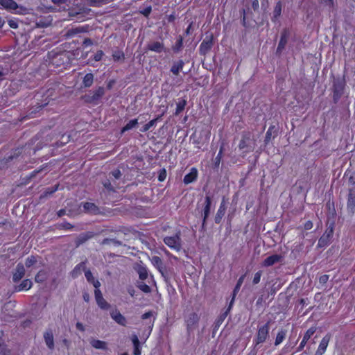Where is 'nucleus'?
Instances as JSON below:
<instances>
[{"label":"nucleus","instance_id":"obj_46","mask_svg":"<svg viewBox=\"0 0 355 355\" xmlns=\"http://www.w3.org/2000/svg\"><path fill=\"white\" fill-rule=\"evenodd\" d=\"M46 272L42 270H40L37 275H35V280L37 282H44L46 279Z\"/></svg>","mask_w":355,"mask_h":355},{"label":"nucleus","instance_id":"obj_57","mask_svg":"<svg viewBox=\"0 0 355 355\" xmlns=\"http://www.w3.org/2000/svg\"><path fill=\"white\" fill-rule=\"evenodd\" d=\"M348 183L349 185H352L354 188L355 186V174L354 173H351L349 177L348 178Z\"/></svg>","mask_w":355,"mask_h":355},{"label":"nucleus","instance_id":"obj_63","mask_svg":"<svg viewBox=\"0 0 355 355\" xmlns=\"http://www.w3.org/2000/svg\"><path fill=\"white\" fill-rule=\"evenodd\" d=\"M252 8L254 11H257L259 8V0H252Z\"/></svg>","mask_w":355,"mask_h":355},{"label":"nucleus","instance_id":"obj_26","mask_svg":"<svg viewBox=\"0 0 355 355\" xmlns=\"http://www.w3.org/2000/svg\"><path fill=\"white\" fill-rule=\"evenodd\" d=\"M85 276L87 282L92 284L94 288H99L101 283L97 277H94L89 269L85 271Z\"/></svg>","mask_w":355,"mask_h":355},{"label":"nucleus","instance_id":"obj_52","mask_svg":"<svg viewBox=\"0 0 355 355\" xmlns=\"http://www.w3.org/2000/svg\"><path fill=\"white\" fill-rule=\"evenodd\" d=\"M31 288L32 286V282L29 279H24L17 288Z\"/></svg>","mask_w":355,"mask_h":355},{"label":"nucleus","instance_id":"obj_28","mask_svg":"<svg viewBox=\"0 0 355 355\" xmlns=\"http://www.w3.org/2000/svg\"><path fill=\"white\" fill-rule=\"evenodd\" d=\"M329 340V335L327 334L325 336H324L322 340L320 341V343L317 351L315 352V355H322L327 349Z\"/></svg>","mask_w":355,"mask_h":355},{"label":"nucleus","instance_id":"obj_47","mask_svg":"<svg viewBox=\"0 0 355 355\" xmlns=\"http://www.w3.org/2000/svg\"><path fill=\"white\" fill-rule=\"evenodd\" d=\"M57 227L60 230H70L73 228V225L67 221H64L62 223H58L57 225Z\"/></svg>","mask_w":355,"mask_h":355},{"label":"nucleus","instance_id":"obj_30","mask_svg":"<svg viewBox=\"0 0 355 355\" xmlns=\"http://www.w3.org/2000/svg\"><path fill=\"white\" fill-rule=\"evenodd\" d=\"M147 49L157 53H160L164 50V44L161 42H153L148 44Z\"/></svg>","mask_w":355,"mask_h":355},{"label":"nucleus","instance_id":"obj_21","mask_svg":"<svg viewBox=\"0 0 355 355\" xmlns=\"http://www.w3.org/2000/svg\"><path fill=\"white\" fill-rule=\"evenodd\" d=\"M44 339L47 347L50 350H53L55 348L53 334L51 329H46L44 333Z\"/></svg>","mask_w":355,"mask_h":355},{"label":"nucleus","instance_id":"obj_17","mask_svg":"<svg viewBox=\"0 0 355 355\" xmlns=\"http://www.w3.org/2000/svg\"><path fill=\"white\" fill-rule=\"evenodd\" d=\"M317 328L315 327H310L304 334L302 340L301 341L299 347L297 349L296 352H300L303 349V348L305 347L307 341L311 338V337L314 334Z\"/></svg>","mask_w":355,"mask_h":355},{"label":"nucleus","instance_id":"obj_53","mask_svg":"<svg viewBox=\"0 0 355 355\" xmlns=\"http://www.w3.org/2000/svg\"><path fill=\"white\" fill-rule=\"evenodd\" d=\"M104 55V53L102 50H98L96 51V53L94 55L93 59L96 62L101 61Z\"/></svg>","mask_w":355,"mask_h":355},{"label":"nucleus","instance_id":"obj_25","mask_svg":"<svg viewBox=\"0 0 355 355\" xmlns=\"http://www.w3.org/2000/svg\"><path fill=\"white\" fill-rule=\"evenodd\" d=\"M226 209H227V206H226L225 199L223 198L222 202H220L219 208H218V209L216 214V216L214 217V221L216 224L220 223L223 217L225 216Z\"/></svg>","mask_w":355,"mask_h":355},{"label":"nucleus","instance_id":"obj_9","mask_svg":"<svg viewBox=\"0 0 355 355\" xmlns=\"http://www.w3.org/2000/svg\"><path fill=\"white\" fill-rule=\"evenodd\" d=\"M238 291H239V290H233V292H232V297H231V300H230V301L229 302L228 306H227V309L225 310V311L222 313L218 316L217 320H216V322H215V328L219 327L221 325V324L223 322V321L225 320L226 317L228 315L230 311H231V309H232V308L233 306V304H234V300H235V297H236V296L237 295Z\"/></svg>","mask_w":355,"mask_h":355},{"label":"nucleus","instance_id":"obj_54","mask_svg":"<svg viewBox=\"0 0 355 355\" xmlns=\"http://www.w3.org/2000/svg\"><path fill=\"white\" fill-rule=\"evenodd\" d=\"M320 3L329 8H334V0H320Z\"/></svg>","mask_w":355,"mask_h":355},{"label":"nucleus","instance_id":"obj_15","mask_svg":"<svg viewBox=\"0 0 355 355\" xmlns=\"http://www.w3.org/2000/svg\"><path fill=\"white\" fill-rule=\"evenodd\" d=\"M289 36V32L287 29H284L281 33L280 40L276 50L277 54H280L284 49Z\"/></svg>","mask_w":355,"mask_h":355},{"label":"nucleus","instance_id":"obj_13","mask_svg":"<svg viewBox=\"0 0 355 355\" xmlns=\"http://www.w3.org/2000/svg\"><path fill=\"white\" fill-rule=\"evenodd\" d=\"M95 300L98 307L103 310H107L110 304L103 298L101 290H94Z\"/></svg>","mask_w":355,"mask_h":355},{"label":"nucleus","instance_id":"obj_49","mask_svg":"<svg viewBox=\"0 0 355 355\" xmlns=\"http://www.w3.org/2000/svg\"><path fill=\"white\" fill-rule=\"evenodd\" d=\"M37 262L36 257L31 255L26 259L25 265L26 268H30L33 266Z\"/></svg>","mask_w":355,"mask_h":355},{"label":"nucleus","instance_id":"obj_3","mask_svg":"<svg viewBox=\"0 0 355 355\" xmlns=\"http://www.w3.org/2000/svg\"><path fill=\"white\" fill-rule=\"evenodd\" d=\"M103 189L101 192V196L102 198L107 200V202H105V203L114 202V196L117 193L116 189H119V187L116 185L115 182L112 184L109 179L105 180L103 182Z\"/></svg>","mask_w":355,"mask_h":355},{"label":"nucleus","instance_id":"obj_23","mask_svg":"<svg viewBox=\"0 0 355 355\" xmlns=\"http://www.w3.org/2000/svg\"><path fill=\"white\" fill-rule=\"evenodd\" d=\"M198 175V169L196 167H192L190 169V172L188 174L184 175V179H183V182L185 184H191L197 180Z\"/></svg>","mask_w":355,"mask_h":355},{"label":"nucleus","instance_id":"obj_34","mask_svg":"<svg viewBox=\"0 0 355 355\" xmlns=\"http://www.w3.org/2000/svg\"><path fill=\"white\" fill-rule=\"evenodd\" d=\"M0 5L10 10H15L18 8L17 3L14 0H0Z\"/></svg>","mask_w":355,"mask_h":355},{"label":"nucleus","instance_id":"obj_35","mask_svg":"<svg viewBox=\"0 0 355 355\" xmlns=\"http://www.w3.org/2000/svg\"><path fill=\"white\" fill-rule=\"evenodd\" d=\"M251 134L250 132H243L242 135L241 139L239 144V148L241 150L245 149L248 146V142L250 140Z\"/></svg>","mask_w":355,"mask_h":355},{"label":"nucleus","instance_id":"obj_38","mask_svg":"<svg viewBox=\"0 0 355 355\" xmlns=\"http://www.w3.org/2000/svg\"><path fill=\"white\" fill-rule=\"evenodd\" d=\"M94 83V75L88 73L83 78V85L84 87H90Z\"/></svg>","mask_w":355,"mask_h":355},{"label":"nucleus","instance_id":"obj_4","mask_svg":"<svg viewBox=\"0 0 355 355\" xmlns=\"http://www.w3.org/2000/svg\"><path fill=\"white\" fill-rule=\"evenodd\" d=\"M105 93V88L99 86L95 90L89 91L88 93L83 96L82 98L86 103L97 105L101 102Z\"/></svg>","mask_w":355,"mask_h":355},{"label":"nucleus","instance_id":"obj_11","mask_svg":"<svg viewBox=\"0 0 355 355\" xmlns=\"http://www.w3.org/2000/svg\"><path fill=\"white\" fill-rule=\"evenodd\" d=\"M214 44V35L212 33L207 36L201 42L199 47V53L201 55H205L212 48Z\"/></svg>","mask_w":355,"mask_h":355},{"label":"nucleus","instance_id":"obj_2","mask_svg":"<svg viewBox=\"0 0 355 355\" xmlns=\"http://www.w3.org/2000/svg\"><path fill=\"white\" fill-rule=\"evenodd\" d=\"M15 305V302L10 301L6 303L2 307L1 310V319L6 322H11L15 319L21 318V315L15 311L13 308Z\"/></svg>","mask_w":355,"mask_h":355},{"label":"nucleus","instance_id":"obj_32","mask_svg":"<svg viewBox=\"0 0 355 355\" xmlns=\"http://www.w3.org/2000/svg\"><path fill=\"white\" fill-rule=\"evenodd\" d=\"M0 355H13L12 350L6 343L5 340L0 335Z\"/></svg>","mask_w":355,"mask_h":355},{"label":"nucleus","instance_id":"obj_33","mask_svg":"<svg viewBox=\"0 0 355 355\" xmlns=\"http://www.w3.org/2000/svg\"><path fill=\"white\" fill-rule=\"evenodd\" d=\"M89 343L95 349L105 350L107 349V343L103 340L91 338Z\"/></svg>","mask_w":355,"mask_h":355},{"label":"nucleus","instance_id":"obj_27","mask_svg":"<svg viewBox=\"0 0 355 355\" xmlns=\"http://www.w3.org/2000/svg\"><path fill=\"white\" fill-rule=\"evenodd\" d=\"M278 135V131H277V128H276L275 125H270V127L268 128L266 133V136H265V139H264V144L265 145H268V143L270 141L271 139L273 138L275 139Z\"/></svg>","mask_w":355,"mask_h":355},{"label":"nucleus","instance_id":"obj_31","mask_svg":"<svg viewBox=\"0 0 355 355\" xmlns=\"http://www.w3.org/2000/svg\"><path fill=\"white\" fill-rule=\"evenodd\" d=\"M110 316L119 324L125 326L126 319L118 310L112 311L110 313Z\"/></svg>","mask_w":355,"mask_h":355},{"label":"nucleus","instance_id":"obj_36","mask_svg":"<svg viewBox=\"0 0 355 355\" xmlns=\"http://www.w3.org/2000/svg\"><path fill=\"white\" fill-rule=\"evenodd\" d=\"M184 46V38L182 35H178L175 44L172 46V50L174 53H179L182 51Z\"/></svg>","mask_w":355,"mask_h":355},{"label":"nucleus","instance_id":"obj_56","mask_svg":"<svg viewBox=\"0 0 355 355\" xmlns=\"http://www.w3.org/2000/svg\"><path fill=\"white\" fill-rule=\"evenodd\" d=\"M151 12H152L151 6H146L142 10L140 11V12L146 17H148V16L150 15Z\"/></svg>","mask_w":355,"mask_h":355},{"label":"nucleus","instance_id":"obj_12","mask_svg":"<svg viewBox=\"0 0 355 355\" xmlns=\"http://www.w3.org/2000/svg\"><path fill=\"white\" fill-rule=\"evenodd\" d=\"M345 83L343 80H337L333 85L334 99L338 101L344 93Z\"/></svg>","mask_w":355,"mask_h":355},{"label":"nucleus","instance_id":"obj_41","mask_svg":"<svg viewBox=\"0 0 355 355\" xmlns=\"http://www.w3.org/2000/svg\"><path fill=\"white\" fill-rule=\"evenodd\" d=\"M112 55L115 62L123 61L125 60V54L121 50H114Z\"/></svg>","mask_w":355,"mask_h":355},{"label":"nucleus","instance_id":"obj_55","mask_svg":"<svg viewBox=\"0 0 355 355\" xmlns=\"http://www.w3.org/2000/svg\"><path fill=\"white\" fill-rule=\"evenodd\" d=\"M261 275H262V271L261 270L257 271L254 275V277L252 279V283L254 284H258L260 282Z\"/></svg>","mask_w":355,"mask_h":355},{"label":"nucleus","instance_id":"obj_64","mask_svg":"<svg viewBox=\"0 0 355 355\" xmlns=\"http://www.w3.org/2000/svg\"><path fill=\"white\" fill-rule=\"evenodd\" d=\"M32 321L29 319H26V320L21 322V326L23 327V328H26L30 326V324H31Z\"/></svg>","mask_w":355,"mask_h":355},{"label":"nucleus","instance_id":"obj_18","mask_svg":"<svg viewBox=\"0 0 355 355\" xmlns=\"http://www.w3.org/2000/svg\"><path fill=\"white\" fill-rule=\"evenodd\" d=\"M25 275V268L21 263H17L12 274V281L15 283L18 282Z\"/></svg>","mask_w":355,"mask_h":355},{"label":"nucleus","instance_id":"obj_24","mask_svg":"<svg viewBox=\"0 0 355 355\" xmlns=\"http://www.w3.org/2000/svg\"><path fill=\"white\" fill-rule=\"evenodd\" d=\"M86 263L87 260L79 263L74 267L71 272V275L73 278H77L83 273V272H85V270H88L86 268Z\"/></svg>","mask_w":355,"mask_h":355},{"label":"nucleus","instance_id":"obj_10","mask_svg":"<svg viewBox=\"0 0 355 355\" xmlns=\"http://www.w3.org/2000/svg\"><path fill=\"white\" fill-rule=\"evenodd\" d=\"M200 318L197 313L192 312L185 318L187 329L189 334L193 332L198 327Z\"/></svg>","mask_w":355,"mask_h":355},{"label":"nucleus","instance_id":"obj_60","mask_svg":"<svg viewBox=\"0 0 355 355\" xmlns=\"http://www.w3.org/2000/svg\"><path fill=\"white\" fill-rule=\"evenodd\" d=\"M329 276L328 275H322L319 278V282L322 284H324L329 280Z\"/></svg>","mask_w":355,"mask_h":355},{"label":"nucleus","instance_id":"obj_22","mask_svg":"<svg viewBox=\"0 0 355 355\" xmlns=\"http://www.w3.org/2000/svg\"><path fill=\"white\" fill-rule=\"evenodd\" d=\"M184 64L185 63L184 60L182 59L173 61L170 71L174 76H178L180 75V73L182 71Z\"/></svg>","mask_w":355,"mask_h":355},{"label":"nucleus","instance_id":"obj_45","mask_svg":"<svg viewBox=\"0 0 355 355\" xmlns=\"http://www.w3.org/2000/svg\"><path fill=\"white\" fill-rule=\"evenodd\" d=\"M85 31L83 28H71L67 31L66 36L67 37H72L78 33L85 32Z\"/></svg>","mask_w":355,"mask_h":355},{"label":"nucleus","instance_id":"obj_43","mask_svg":"<svg viewBox=\"0 0 355 355\" xmlns=\"http://www.w3.org/2000/svg\"><path fill=\"white\" fill-rule=\"evenodd\" d=\"M158 117L157 118H155V119H153L152 120H150L149 122H148L147 123H146L141 129H140V131L142 132H147L148 130H149L153 126H154L156 123H157V121L158 120Z\"/></svg>","mask_w":355,"mask_h":355},{"label":"nucleus","instance_id":"obj_8","mask_svg":"<svg viewBox=\"0 0 355 355\" xmlns=\"http://www.w3.org/2000/svg\"><path fill=\"white\" fill-rule=\"evenodd\" d=\"M180 231L179 230L175 235L166 236L164 238V243L171 249L179 250L181 247Z\"/></svg>","mask_w":355,"mask_h":355},{"label":"nucleus","instance_id":"obj_58","mask_svg":"<svg viewBox=\"0 0 355 355\" xmlns=\"http://www.w3.org/2000/svg\"><path fill=\"white\" fill-rule=\"evenodd\" d=\"M245 276L246 275L245 274H243L238 279L237 281V283L234 287V288H240V287L241 286L245 278Z\"/></svg>","mask_w":355,"mask_h":355},{"label":"nucleus","instance_id":"obj_29","mask_svg":"<svg viewBox=\"0 0 355 355\" xmlns=\"http://www.w3.org/2000/svg\"><path fill=\"white\" fill-rule=\"evenodd\" d=\"M150 260L152 264L159 270V272L163 274L165 270V266L162 259L159 257L154 255L150 258Z\"/></svg>","mask_w":355,"mask_h":355},{"label":"nucleus","instance_id":"obj_14","mask_svg":"<svg viewBox=\"0 0 355 355\" xmlns=\"http://www.w3.org/2000/svg\"><path fill=\"white\" fill-rule=\"evenodd\" d=\"M283 259H284V257L281 254H272V255L268 257L267 258H266L263 261L261 265L263 267L272 266L277 263L282 262Z\"/></svg>","mask_w":355,"mask_h":355},{"label":"nucleus","instance_id":"obj_16","mask_svg":"<svg viewBox=\"0 0 355 355\" xmlns=\"http://www.w3.org/2000/svg\"><path fill=\"white\" fill-rule=\"evenodd\" d=\"M347 209L352 214L354 213L355 211V189L350 188L349 189V193L347 196Z\"/></svg>","mask_w":355,"mask_h":355},{"label":"nucleus","instance_id":"obj_42","mask_svg":"<svg viewBox=\"0 0 355 355\" xmlns=\"http://www.w3.org/2000/svg\"><path fill=\"white\" fill-rule=\"evenodd\" d=\"M187 101L185 99H179L178 102L176 104L175 114H180L184 110Z\"/></svg>","mask_w":355,"mask_h":355},{"label":"nucleus","instance_id":"obj_62","mask_svg":"<svg viewBox=\"0 0 355 355\" xmlns=\"http://www.w3.org/2000/svg\"><path fill=\"white\" fill-rule=\"evenodd\" d=\"M131 340H132L134 346L140 345V342H139V338L136 334L132 335Z\"/></svg>","mask_w":355,"mask_h":355},{"label":"nucleus","instance_id":"obj_1","mask_svg":"<svg viewBox=\"0 0 355 355\" xmlns=\"http://www.w3.org/2000/svg\"><path fill=\"white\" fill-rule=\"evenodd\" d=\"M49 64L56 67L64 66L69 63L68 53L64 51H55L53 50L48 53Z\"/></svg>","mask_w":355,"mask_h":355},{"label":"nucleus","instance_id":"obj_61","mask_svg":"<svg viewBox=\"0 0 355 355\" xmlns=\"http://www.w3.org/2000/svg\"><path fill=\"white\" fill-rule=\"evenodd\" d=\"M92 40L90 38H85L83 42V46L86 48L87 46L92 45Z\"/></svg>","mask_w":355,"mask_h":355},{"label":"nucleus","instance_id":"obj_19","mask_svg":"<svg viewBox=\"0 0 355 355\" xmlns=\"http://www.w3.org/2000/svg\"><path fill=\"white\" fill-rule=\"evenodd\" d=\"M81 206L83 207V210L85 213L96 215L100 212V209H99L98 207L93 202H82Z\"/></svg>","mask_w":355,"mask_h":355},{"label":"nucleus","instance_id":"obj_48","mask_svg":"<svg viewBox=\"0 0 355 355\" xmlns=\"http://www.w3.org/2000/svg\"><path fill=\"white\" fill-rule=\"evenodd\" d=\"M250 10V8L248 6V5H245V8H242L241 10H240V12H241V21H242V24L245 26H246V15H247V10L249 11Z\"/></svg>","mask_w":355,"mask_h":355},{"label":"nucleus","instance_id":"obj_59","mask_svg":"<svg viewBox=\"0 0 355 355\" xmlns=\"http://www.w3.org/2000/svg\"><path fill=\"white\" fill-rule=\"evenodd\" d=\"M92 236V234L91 232H87L86 234H84L81 235L80 238V243H83V242L86 241L89 238H91Z\"/></svg>","mask_w":355,"mask_h":355},{"label":"nucleus","instance_id":"obj_39","mask_svg":"<svg viewBox=\"0 0 355 355\" xmlns=\"http://www.w3.org/2000/svg\"><path fill=\"white\" fill-rule=\"evenodd\" d=\"M138 125V119H134L130 120L128 123H127L121 130V134H123L125 132L131 130Z\"/></svg>","mask_w":355,"mask_h":355},{"label":"nucleus","instance_id":"obj_40","mask_svg":"<svg viewBox=\"0 0 355 355\" xmlns=\"http://www.w3.org/2000/svg\"><path fill=\"white\" fill-rule=\"evenodd\" d=\"M287 331L286 329H280L276 336L275 341V345L277 346L280 345L283 340L285 339L286 336Z\"/></svg>","mask_w":355,"mask_h":355},{"label":"nucleus","instance_id":"obj_5","mask_svg":"<svg viewBox=\"0 0 355 355\" xmlns=\"http://www.w3.org/2000/svg\"><path fill=\"white\" fill-rule=\"evenodd\" d=\"M54 92V89L52 88H49L44 92L43 89L42 91L37 92L35 94V97L37 100L39 101V97H42V99L41 100V102L37 103V104L35 105L36 107V110H41L42 108L44 107L46 105L49 104L50 101L51 100H53L55 98L53 97V94Z\"/></svg>","mask_w":355,"mask_h":355},{"label":"nucleus","instance_id":"obj_7","mask_svg":"<svg viewBox=\"0 0 355 355\" xmlns=\"http://www.w3.org/2000/svg\"><path fill=\"white\" fill-rule=\"evenodd\" d=\"M270 320L268 321L265 324L259 327L256 338L254 340L255 347L259 344L264 343L269 336Z\"/></svg>","mask_w":355,"mask_h":355},{"label":"nucleus","instance_id":"obj_51","mask_svg":"<svg viewBox=\"0 0 355 355\" xmlns=\"http://www.w3.org/2000/svg\"><path fill=\"white\" fill-rule=\"evenodd\" d=\"M110 178H114L116 180H119L121 178L122 174L119 169H115L112 171H111L109 174Z\"/></svg>","mask_w":355,"mask_h":355},{"label":"nucleus","instance_id":"obj_20","mask_svg":"<svg viewBox=\"0 0 355 355\" xmlns=\"http://www.w3.org/2000/svg\"><path fill=\"white\" fill-rule=\"evenodd\" d=\"M211 206V198L209 196H206L205 198V206L203 208V219H202V227L205 226L206 220L210 214Z\"/></svg>","mask_w":355,"mask_h":355},{"label":"nucleus","instance_id":"obj_50","mask_svg":"<svg viewBox=\"0 0 355 355\" xmlns=\"http://www.w3.org/2000/svg\"><path fill=\"white\" fill-rule=\"evenodd\" d=\"M166 175H167L166 170L164 168L160 169L158 171V177H157L158 181L159 182L164 181L166 178Z\"/></svg>","mask_w":355,"mask_h":355},{"label":"nucleus","instance_id":"obj_6","mask_svg":"<svg viewBox=\"0 0 355 355\" xmlns=\"http://www.w3.org/2000/svg\"><path fill=\"white\" fill-rule=\"evenodd\" d=\"M137 272L139 279L141 281H146V282H143L141 284L139 285L138 288H150L151 285H148L147 283L150 284V280H152L153 276L149 275L147 268L143 265H138Z\"/></svg>","mask_w":355,"mask_h":355},{"label":"nucleus","instance_id":"obj_44","mask_svg":"<svg viewBox=\"0 0 355 355\" xmlns=\"http://www.w3.org/2000/svg\"><path fill=\"white\" fill-rule=\"evenodd\" d=\"M10 68L8 65H0V82L6 78V76L9 73Z\"/></svg>","mask_w":355,"mask_h":355},{"label":"nucleus","instance_id":"obj_37","mask_svg":"<svg viewBox=\"0 0 355 355\" xmlns=\"http://www.w3.org/2000/svg\"><path fill=\"white\" fill-rule=\"evenodd\" d=\"M282 10V3L281 1H278L274 8V10H273V13H272L273 15L272 17V21L273 22H275L278 19V18L281 16Z\"/></svg>","mask_w":355,"mask_h":355}]
</instances>
